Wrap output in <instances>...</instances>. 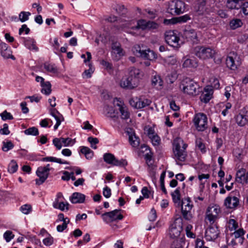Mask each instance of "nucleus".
Segmentation results:
<instances>
[{"mask_svg":"<svg viewBox=\"0 0 248 248\" xmlns=\"http://www.w3.org/2000/svg\"><path fill=\"white\" fill-rule=\"evenodd\" d=\"M179 88L184 94L190 96H195L200 92L198 84L188 78H185L182 80Z\"/></svg>","mask_w":248,"mask_h":248,"instance_id":"f03ea898","label":"nucleus"},{"mask_svg":"<svg viewBox=\"0 0 248 248\" xmlns=\"http://www.w3.org/2000/svg\"><path fill=\"white\" fill-rule=\"evenodd\" d=\"M3 237L7 242H9L14 237V235L11 231H7L4 232Z\"/></svg>","mask_w":248,"mask_h":248,"instance_id":"4d7b16f0","label":"nucleus"},{"mask_svg":"<svg viewBox=\"0 0 248 248\" xmlns=\"http://www.w3.org/2000/svg\"><path fill=\"white\" fill-rule=\"evenodd\" d=\"M185 3L181 0L173 1L169 5L168 12L172 15H180L185 12Z\"/></svg>","mask_w":248,"mask_h":248,"instance_id":"9d476101","label":"nucleus"},{"mask_svg":"<svg viewBox=\"0 0 248 248\" xmlns=\"http://www.w3.org/2000/svg\"><path fill=\"white\" fill-rule=\"evenodd\" d=\"M133 53L138 57H141L150 61L155 59L157 58L156 54L150 49L141 50L139 45H135L133 48Z\"/></svg>","mask_w":248,"mask_h":248,"instance_id":"423d86ee","label":"nucleus"},{"mask_svg":"<svg viewBox=\"0 0 248 248\" xmlns=\"http://www.w3.org/2000/svg\"><path fill=\"white\" fill-rule=\"evenodd\" d=\"M20 211L24 214H28L31 211V206L30 204H24L21 206Z\"/></svg>","mask_w":248,"mask_h":248,"instance_id":"6e6d98bb","label":"nucleus"},{"mask_svg":"<svg viewBox=\"0 0 248 248\" xmlns=\"http://www.w3.org/2000/svg\"><path fill=\"white\" fill-rule=\"evenodd\" d=\"M213 90L211 86H206L204 89L202 94L200 96V100L204 103H208L212 98Z\"/></svg>","mask_w":248,"mask_h":248,"instance_id":"412c9836","label":"nucleus"},{"mask_svg":"<svg viewBox=\"0 0 248 248\" xmlns=\"http://www.w3.org/2000/svg\"><path fill=\"white\" fill-rule=\"evenodd\" d=\"M151 101L147 99L141 98H133L129 100V103L131 106L136 108H142L149 106Z\"/></svg>","mask_w":248,"mask_h":248,"instance_id":"4468645a","label":"nucleus"},{"mask_svg":"<svg viewBox=\"0 0 248 248\" xmlns=\"http://www.w3.org/2000/svg\"><path fill=\"white\" fill-rule=\"evenodd\" d=\"M183 37L193 43H198V39L196 31L193 29L185 30L183 34Z\"/></svg>","mask_w":248,"mask_h":248,"instance_id":"aec40b11","label":"nucleus"},{"mask_svg":"<svg viewBox=\"0 0 248 248\" xmlns=\"http://www.w3.org/2000/svg\"><path fill=\"white\" fill-rule=\"evenodd\" d=\"M111 49V55L115 61H118L124 55L121 46L118 42L112 43Z\"/></svg>","mask_w":248,"mask_h":248,"instance_id":"a211bd4d","label":"nucleus"},{"mask_svg":"<svg viewBox=\"0 0 248 248\" xmlns=\"http://www.w3.org/2000/svg\"><path fill=\"white\" fill-rule=\"evenodd\" d=\"M117 106L119 107V111L121 113V119L123 120H127L129 118L130 113L128 111L126 107L121 102L117 104Z\"/></svg>","mask_w":248,"mask_h":248,"instance_id":"a878e982","label":"nucleus"},{"mask_svg":"<svg viewBox=\"0 0 248 248\" xmlns=\"http://www.w3.org/2000/svg\"><path fill=\"white\" fill-rule=\"evenodd\" d=\"M35 43L36 42L34 39L32 38H28L24 41V45L27 48L37 51L38 48L36 46Z\"/></svg>","mask_w":248,"mask_h":248,"instance_id":"c85d7f7f","label":"nucleus"},{"mask_svg":"<svg viewBox=\"0 0 248 248\" xmlns=\"http://www.w3.org/2000/svg\"><path fill=\"white\" fill-rule=\"evenodd\" d=\"M145 12L148 14V17L152 19L155 18L157 16L155 10H151L150 9H146L145 10Z\"/></svg>","mask_w":248,"mask_h":248,"instance_id":"bf43d9fd","label":"nucleus"},{"mask_svg":"<svg viewBox=\"0 0 248 248\" xmlns=\"http://www.w3.org/2000/svg\"><path fill=\"white\" fill-rule=\"evenodd\" d=\"M215 53V50L209 47L198 46L194 48L195 55L202 60L213 58Z\"/></svg>","mask_w":248,"mask_h":248,"instance_id":"20e7f679","label":"nucleus"},{"mask_svg":"<svg viewBox=\"0 0 248 248\" xmlns=\"http://www.w3.org/2000/svg\"><path fill=\"white\" fill-rule=\"evenodd\" d=\"M122 23L119 26V28L124 29L125 28H131L132 29H135V26H132V25L135 23L134 20L130 21H119V23Z\"/></svg>","mask_w":248,"mask_h":248,"instance_id":"e433bc0d","label":"nucleus"},{"mask_svg":"<svg viewBox=\"0 0 248 248\" xmlns=\"http://www.w3.org/2000/svg\"><path fill=\"white\" fill-rule=\"evenodd\" d=\"M148 21L145 19H140L138 21L137 24L135 26V29H141L142 30H147Z\"/></svg>","mask_w":248,"mask_h":248,"instance_id":"a19ab883","label":"nucleus"},{"mask_svg":"<svg viewBox=\"0 0 248 248\" xmlns=\"http://www.w3.org/2000/svg\"><path fill=\"white\" fill-rule=\"evenodd\" d=\"M179 37L177 36L174 31H170L165 33V40L167 43L174 47H178L179 46Z\"/></svg>","mask_w":248,"mask_h":248,"instance_id":"2eb2a0df","label":"nucleus"},{"mask_svg":"<svg viewBox=\"0 0 248 248\" xmlns=\"http://www.w3.org/2000/svg\"><path fill=\"white\" fill-rule=\"evenodd\" d=\"M36 173L37 176L39 177L38 179L35 180L36 184L40 185L45 182L49 173L48 172L47 169L43 168V167H39L38 168Z\"/></svg>","mask_w":248,"mask_h":248,"instance_id":"f3484780","label":"nucleus"},{"mask_svg":"<svg viewBox=\"0 0 248 248\" xmlns=\"http://www.w3.org/2000/svg\"><path fill=\"white\" fill-rule=\"evenodd\" d=\"M44 68L48 72H50L53 74H58V69L57 66L51 63L46 62L44 64Z\"/></svg>","mask_w":248,"mask_h":248,"instance_id":"72a5a7b5","label":"nucleus"},{"mask_svg":"<svg viewBox=\"0 0 248 248\" xmlns=\"http://www.w3.org/2000/svg\"><path fill=\"white\" fill-rule=\"evenodd\" d=\"M157 217L156 211L154 208L151 210L148 216L149 219L150 221H154Z\"/></svg>","mask_w":248,"mask_h":248,"instance_id":"e2e57ef3","label":"nucleus"},{"mask_svg":"<svg viewBox=\"0 0 248 248\" xmlns=\"http://www.w3.org/2000/svg\"><path fill=\"white\" fill-rule=\"evenodd\" d=\"M180 206L183 217L186 220H190L193 218L191 210L193 207L190 198L187 197L182 199Z\"/></svg>","mask_w":248,"mask_h":248,"instance_id":"7ed1b4c3","label":"nucleus"},{"mask_svg":"<svg viewBox=\"0 0 248 248\" xmlns=\"http://www.w3.org/2000/svg\"><path fill=\"white\" fill-rule=\"evenodd\" d=\"M236 123L240 126H244L248 123L247 115L242 111L235 117Z\"/></svg>","mask_w":248,"mask_h":248,"instance_id":"5701e85b","label":"nucleus"},{"mask_svg":"<svg viewBox=\"0 0 248 248\" xmlns=\"http://www.w3.org/2000/svg\"><path fill=\"white\" fill-rule=\"evenodd\" d=\"M119 210L115 209L104 213L102 215L103 220L107 224L117 222L118 221L122 220L124 218V216L121 214L119 213Z\"/></svg>","mask_w":248,"mask_h":248,"instance_id":"0eeeda50","label":"nucleus"},{"mask_svg":"<svg viewBox=\"0 0 248 248\" xmlns=\"http://www.w3.org/2000/svg\"><path fill=\"white\" fill-rule=\"evenodd\" d=\"M53 144L58 150H60L62 146V143L61 141V138H55L53 140Z\"/></svg>","mask_w":248,"mask_h":248,"instance_id":"5fc2aeb1","label":"nucleus"},{"mask_svg":"<svg viewBox=\"0 0 248 248\" xmlns=\"http://www.w3.org/2000/svg\"><path fill=\"white\" fill-rule=\"evenodd\" d=\"M197 66V62L194 59H186L183 63V67L184 68H196Z\"/></svg>","mask_w":248,"mask_h":248,"instance_id":"7c9ffc66","label":"nucleus"},{"mask_svg":"<svg viewBox=\"0 0 248 248\" xmlns=\"http://www.w3.org/2000/svg\"><path fill=\"white\" fill-rule=\"evenodd\" d=\"M43 242L44 244L46 246H49L51 245L53 243V238L49 236V237L45 238L43 240Z\"/></svg>","mask_w":248,"mask_h":248,"instance_id":"338daca9","label":"nucleus"},{"mask_svg":"<svg viewBox=\"0 0 248 248\" xmlns=\"http://www.w3.org/2000/svg\"><path fill=\"white\" fill-rule=\"evenodd\" d=\"M166 176V171H163L160 175V187L162 191L164 194H166L167 193V190L165 187V183L164 179Z\"/></svg>","mask_w":248,"mask_h":248,"instance_id":"49530a36","label":"nucleus"},{"mask_svg":"<svg viewBox=\"0 0 248 248\" xmlns=\"http://www.w3.org/2000/svg\"><path fill=\"white\" fill-rule=\"evenodd\" d=\"M85 195L79 192H75L72 194L70 198L71 202L73 203H83L85 201Z\"/></svg>","mask_w":248,"mask_h":248,"instance_id":"393cba45","label":"nucleus"},{"mask_svg":"<svg viewBox=\"0 0 248 248\" xmlns=\"http://www.w3.org/2000/svg\"><path fill=\"white\" fill-rule=\"evenodd\" d=\"M187 144L179 137L176 138L172 143V157L175 160L176 164L180 165V162L186 161L187 153L186 148Z\"/></svg>","mask_w":248,"mask_h":248,"instance_id":"f257e3e1","label":"nucleus"},{"mask_svg":"<svg viewBox=\"0 0 248 248\" xmlns=\"http://www.w3.org/2000/svg\"><path fill=\"white\" fill-rule=\"evenodd\" d=\"M229 227L231 231L236 230L238 228L236 221L233 219H231L229 221Z\"/></svg>","mask_w":248,"mask_h":248,"instance_id":"680f3d73","label":"nucleus"},{"mask_svg":"<svg viewBox=\"0 0 248 248\" xmlns=\"http://www.w3.org/2000/svg\"><path fill=\"white\" fill-rule=\"evenodd\" d=\"M243 23L241 19L235 18L232 20L230 22V28L232 30H235L242 26Z\"/></svg>","mask_w":248,"mask_h":248,"instance_id":"c9c22d12","label":"nucleus"},{"mask_svg":"<svg viewBox=\"0 0 248 248\" xmlns=\"http://www.w3.org/2000/svg\"><path fill=\"white\" fill-rule=\"evenodd\" d=\"M80 153L84 154L87 159H91L93 156V152L88 147H81Z\"/></svg>","mask_w":248,"mask_h":248,"instance_id":"473e14b6","label":"nucleus"},{"mask_svg":"<svg viewBox=\"0 0 248 248\" xmlns=\"http://www.w3.org/2000/svg\"><path fill=\"white\" fill-rule=\"evenodd\" d=\"M185 244V239L183 237L176 238L172 243L170 248H183Z\"/></svg>","mask_w":248,"mask_h":248,"instance_id":"f704fd0d","label":"nucleus"},{"mask_svg":"<svg viewBox=\"0 0 248 248\" xmlns=\"http://www.w3.org/2000/svg\"><path fill=\"white\" fill-rule=\"evenodd\" d=\"M103 194L106 198H108L111 196V189L108 186H106L103 190Z\"/></svg>","mask_w":248,"mask_h":248,"instance_id":"0e129e2a","label":"nucleus"},{"mask_svg":"<svg viewBox=\"0 0 248 248\" xmlns=\"http://www.w3.org/2000/svg\"><path fill=\"white\" fill-rule=\"evenodd\" d=\"M88 141L90 143L91 146L92 148L96 149L97 146L95 145L99 142V140L97 138L90 137L88 138Z\"/></svg>","mask_w":248,"mask_h":248,"instance_id":"603ef678","label":"nucleus"},{"mask_svg":"<svg viewBox=\"0 0 248 248\" xmlns=\"http://www.w3.org/2000/svg\"><path fill=\"white\" fill-rule=\"evenodd\" d=\"M173 202L177 204L178 206H180V204L182 200H181V194L180 191V188H176L174 192L171 194Z\"/></svg>","mask_w":248,"mask_h":248,"instance_id":"c756f323","label":"nucleus"},{"mask_svg":"<svg viewBox=\"0 0 248 248\" xmlns=\"http://www.w3.org/2000/svg\"><path fill=\"white\" fill-rule=\"evenodd\" d=\"M105 162L108 164L119 167H125L127 165V162L125 159L118 160L115 156L110 153H105L103 155Z\"/></svg>","mask_w":248,"mask_h":248,"instance_id":"9b49d317","label":"nucleus"},{"mask_svg":"<svg viewBox=\"0 0 248 248\" xmlns=\"http://www.w3.org/2000/svg\"><path fill=\"white\" fill-rule=\"evenodd\" d=\"M159 27V24L154 21H148L147 30L154 31L157 30Z\"/></svg>","mask_w":248,"mask_h":248,"instance_id":"09e8293b","label":"nucleus"},{"mask_svg":"<svg viewBox=\"0 0 248 248\" xmlns=\"http://www.w3.org/2000/svg\"><path fill=\"white\" fill-rule=\"evenodd\" d=\"M239 201L238 198L230 194L224 201V205L228 208L234 209L239 204Z\"/></svg>","mask_w":248,"mask_h":248,"instance_id":"6ab92c4d","label":"nucleus"},{"mask_svg":"<svg viewBox=\"0 0 248 248\" xmlns=\"http://www.w3.org/2000/svg\"><path fill=\"white\" fill-rule=\"evenodd\" d=\"M132 78L131 77L123 78L120 82V86L123 88L127 89H132L136 87L135 84L132 82Z\"/></svg>","mask_w":248,"mask_h":248,"instance_id":"b1692460","label":"nucleus"},{"mask_svg":"<svg viewBox=\"0 0 248 248\" xmlns=\"http://www.w3.org/2000/svg\"><path fill=\"white\" fill-rule=\"evenodd\" d=\"M245 178L246 176L245 174V170L244 169L237 171L236 177V179L237 182L242 183L243 181L245 180Z\"/></svg>","mask_w":248,"mask_h":248,"instance_id":"c03bdc74","label":"nucleus"},{"mask_svg":"<svg viewBox=\"0 0 248 248\" xmlns=\"http://www.w3.org/2000/svg\"><path fill=\"white\" fill-rule=\"evenodd\" d=\"M18 165L15 160H12L8 165V171L10 173L16 172L18 169Z\"/></svg>","mask_w":248,"mask_h":248,"instance_id":"4c0bfd02","label":"nucleus"},{"mask_svg":"<svg viewBox=\"0 0 248 248\" xmlns=\"http://www.w3.org/2000/svg\"><path fill=\"white\" fill-rule=\"evenodd\" d=\"M2 144V150L4 152H8L10 150L12 149L14 147V145L11 141H3Z\"/></svg>","mask_w":248,"mask_h":248,"instance_id":"de8ad7c7","label":"nucleus"},{"mask_svg":"<svg viewBox=\"0 0 248 248\" xmlns=\"http://www.w3.org/2000/svg\"><path fill=\"white\" fill-rule=\"evenodd\" d=\"M241 8L243 14L245 15H248V1L243 3Z\"/></svg>","mask_w":248,"mask_h":248,"instance_id":"774afa93","label":"nucleus"},{"mask_svg":"<svg viewBox=\"0 0 248 248\" xmlns=\"http://www.w3.org/2000/svg\"><path fill=\"white\" fill-rule=\"evenodd\" d=\"M42 161H49V162H56L61 164H69V162L65 161L63 160H62L61 158H56L55 157L53 156H48L44 157L42 158Z\"/></svg>","mask_w":248,"mask_h":248,"instance_id":"2f4dec72","label":"nucleus"},{"mask_svg":"<svg viewBox=\"0 0 248 248\" xmlns=\"http://www.w3.org/2000/svg\"><path fill=\"white\" fill-rule=\"evenodd\" d=\"M182 219L176 218L174 222L170 226L169 235L172 239L179 238L181 232L183 230Z\"/></svg>","mask_w":248,"mask_h":248,"instance_id":"39448f33","label":"nucleus"},{"mask_svg":"<svg viewBox=\"0 0 248 248\" xmlns=\"http://www.w3.org/2000/svg\"><path fill=\"white\" fill-rule=\"evenodd\" d=\"M3 128L0 129V134L1 135H8L10 134V131L8 129V125L4 124L3 125Z\"/></svg>","mask_w":248,"mask_h":248,"instance_id":"69168bd1","label":"nucleus"},{"mask_svg":"<svg viewBox=\"0 0 248 248\" xmlns=\"http://www.w3.org/2000/svg\"><path fill=\"white\" fill-rule=\"evenodd\" d=\"M69 203L67 202H64L63 201L61 202L58 205L56 209H60L63 211L64 210H68L69 209Z\"/></svg>","mask_w":248,"mask_h":248,"instance_id":"13d9d810","label":"nucleus"},{"mask_svg":"<svg viewBox=\"0 0 248 248\" xmlns=\"http://www.w3.org/2000/svg\"><path fill=\"white\" fill-rule=\"evenodd\" d=\"M31 15V13L29 12L22 11L19 14V20L21 22H24L29 19V17Z\"/></svg>","mask_w":248,"mask_h":248,"instance_id":"a18cd8bd","label":"nucleus"},{"mask_svg":"<svg viewBox=\"0 0 248 248\" xmlns=\"http://www.w3.org/2000/svg\"><path fill=\"white\" fill-rule=\"evenodd\" d=\"M0 116L3 121L7 120H13L14 119L12 114L8 112L6 110H4L2 113L0 114Z\"/></svg>","mask_w":248,"mask_h":248,"instance_id":"864d4df0","label":"nucleus"},{"mask_svg":"<svg viewBox=\"0 0 248 248\" xmlns=\"http://www.w3.org/2000/svg\"><path fill=\"white\" fill-rule=\"evenodd\" d=\"M240 58L237 54L234 52H231L227 57L226 64L227 67L232 70H236L241 65Z\"/></svg>","mask_w":248,"mask_h":248,"instance_id":"1a4fd4ad","label":"nucleus"},{"mask_svg":"<svg viewBox=\"0 0 248 248\" xmlns=\"http://www.w3.org/2000/svg\"><path fill=\"white\" fill-rule=\"evenodd\" d=\"M219 234L218 227L216 225H212L208 228L205 232V238L209 241L216 239Z\"/></svg>","mask_w":248,"mask_h":248,"instance_id":"dca6fc26","label":"nucleus"},{"mask_svg":"<svg viewBox=\"0 0 248 248\" xmlns=\"http://www.w3.org/2000/svg\"><path fill=\"white\" fill-rule=\"evenodd\" d=\"M219 212L220 209L218 206L215 205L209 206L206 210V219L210 223H214L217 217Z\"/></svg>","mask_w":248,"mask_h":248,"instance_id":"ddd939ff","label":"nucleus"},{"mask_svg":"<svg viewBox=\"0 0 248 248\" xmlns=\"http://www.w3.org/2000/svg\"><path fill=\"white\" fill-rule=\"evenodd\" d=\"M104 112L108 117H114V109L111 106L105 105L104 107Z\"/></svg>","mask_w":248,"mask_h":248,"instance_id":"ea45409f","label":"nucleus"},{"mask_svg":"<svg viewBox=\"0 0 248 248\" xmlns=\"http://www.w3.org/2000/svg\"><path fill=\"white\" fill-rule=\"evenodd\" d=\"M49 113L56 121V124L54 126V130H56L61 124L62 121L64 120L63 117L62 115L55 108H50L49 109Z\"/></svg>","mask_w":248,"mask_h":248,"instance_id":"4be33fe9","label":"nucleus"},{"mask_svg":"<svg viewBox=\"0 0 248 248\" xmlns=\"http://www.w3.org/2000/svg\"><path fill=\"white\" fill-rule=\"evenodd\" d=\"M154 146H158L160 142V139L156 134L150 138Z\"/></svg>","mask_w":248,"mask_h":248,"instance_id":"052dcab7","label":"nucleus"},{"mask_svg":"<svg viewBox=\"0 0 248 248\" xmlns=\"http://www.w3.org/2000/svg\"><path fill=\"white\" fill-rule=\"evenodd\" d=\"M163 81L161 79L160 76L155 75L152 79V84L155 88L161 89L163 86Z\"/></svg>","mask_w":248,"mask_h":248,"instance_id":"cd10ccee","label":"nucleus"},{"mask_svg":"<svg viewBox=\"0 0 248 248\" xmlns=\"http://www.w3.org/2000/svg\"><path fill=\"white\" fill-rule=\"evenodd\" d=\"M193 122L196 129L199 131H203L207 127V118L202 113L195 115Z\"/></svg>","mask_w":248,"mask_h":248,"instance_id":"6e6552de","label":"nucleus"},{"mask_svg":"<svg viewBox=\"0 0 248 248\" xmlns=\"http://www.w3.org/2000/svg\"><path fill=\"white\" fill-rule=\"evenodd\" d=\"M1 56L3 57L4 59H11L13 60H15L16 59L14 56H13L12 54V50L11 48L9 47L6 50H4L0 52Z\"/></svg>","mask_w":248,"mask_h":248,"instance_id":"79ce46f5","label":"nucleus"},{"mask_svg":"<svg viewBox=\"0 0 248 248\" xmlns=\"http://www.w3.org/2000/svg\"><path fill=\"white\" fill-rule=\"evenodd\" d=\"M26 135L37 136L39 135V131L35 127H30L24 131Z\"/></svg>","mask_w":248,"mask_h":248,"instance_id":"37998d69","label":"nucleus"},{"mask_svg":"<svg viewBox=\"0 0 248 248\" xmlns=\"http://www.w3.org/2000/svg\"><path fill=\"white\" fill-rule=\"evenodd\" d=\"M75 140H72L71 138H61V141L62 143V145L64 146H68L70 145H72L75 143Z\"/></svg>","mask_w":248,"mask_h":248,"instance_id":"3c124183","label":"nucleus"},{"mask_svg":"<svg viewBox=\"0 0 248 248\" xmlns=\"http://www.w3.org/2000/svg\"><path fill=\"white\" fill-rule=\"evenodd\" d=\"M196 146L201 150L202 153H205L206 151L204 144L202 141L201 139H197L196 140Z\"/></svg>","mask_w":248,"mask_h":248,"instance_id":"8fccbe9b","label":"nucleus"},{"mask_svg":"<svg viewBox=\"0 0 248 248\" xmlns=\"http://www.w3.org/2000/svg\"><path fill=\"white\" fill-rule=\"evenodd\" d=\"M131 132L127 131L129 136V141L131 145L133 147H138L140 145V139L137 137L135 134L132 132L131 129H130Z\"/></svg>","mask_w":248,"mask_h":248,"instance_id":"bb28decb","label":"nucleus"},{"mask_svg":"<svg viewBox=\"0 0 248 248\" xmlns=\"http://www.w3.org/2000/svg\"><path fill=\"white\" fill-rule=\"evenodd\" d=\"M206 0H198L196 13L198 15H210L214 12L213 7L206 5Z\"/></svg>","mask_w":248,"mask_h":248,"instance_id":"f8f14e48","label":"nucleus"},{"mask_svg":"<svg viewBox=\"0 0 248 248\" xmlns=\"http://www.w3.org/2000/svg\"><path fill=\"white\" fill-rule=\"evenodd\" d=\"M42 89L41 92L46 95H49L51 92V84L49 81L45 82V83L41 86Z\"/></svg>","mask_w":248,"mask_h":248,"instance_id":"58836bf2","label":"nucleus"}]
</instances>
